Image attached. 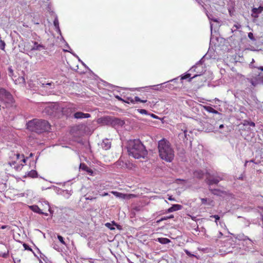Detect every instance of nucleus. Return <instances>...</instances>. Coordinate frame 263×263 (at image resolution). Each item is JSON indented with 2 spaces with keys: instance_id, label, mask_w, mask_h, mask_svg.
Returning <instances> with one entry per match:
<instances>
[{
  "instance_id": "1",
  "label": "nucleus",
  "mask_w": 263,
  "mask_h": 263,
  "mask_svg": "<svg viewBox=\"0 0 263 263\" xmlns=\"http://www.w3.org/2000/svg\"><path fill=\"white\" fill-rule=\"evenodd\" d=\"M128 152L129 156L135 159L144 158L147 154L145 146L139 139H134L129 141Z\"/></svg>"
},
{
  "instance_id": "2",
  "label": "nucleus",
  "mask_w": 263,
  "mask_h": 263,
  "mask_svg": "<svg viewBox=\"0 0 263 263\" xmlns=\"http://www.w3.org/2000/svg\"><path fill=\"white\" fill-rule=\"evenodd\" d=\"M158 149L160 157L167 161L171 162L174 158V152L170 142L163 139L158 142Z\"/></svg>"
},
{
  "instance_id": "3",
  "label": "nucleus",
  "mask_w": 263,
  "mask_h": 263,
  "mask_svg": "<svg viewBox=\"0 0 263 263\" xmlns=\"http://www.w3.org/2000/svg\"><path fill=\"white\" fill-rule=\"evenodd\" d=\"M27 129L36 133L48 132L50 129V125L48 121L44 120L34 119L29 121L26 124Z\"/></svg>"
},
{
  "instance_id": "4",
  "label": "nucleus",
  "mask_w": 263,
  "mask_h": 263,
  "mask_svg": "<svg viewBox=\"0 0 263 263\" xmlns=\"http://www.w3.org/2000/svg\"><path fill=\"white\" fill-rule=\"evenodd\" d=\"M259 70L263 71V66L254 69L251 74V77L248 79L249 82L253 86H256L262 82V78L260 76V72L258 71Z\"/></svg>"
},
{
  "instance_id": "5",
  "label": "nucleus",
  "mask_w": 263,
  "mask_h": 263,
  "mask_svg": "<svg viewBox=\"0 0 263 263\" xmlns=\"http://www.w3.org/2000/svg\"><path fill=\"white\" fill-rule=\"evenodd\" d=\"M202 69V64L201 60L199 61L195 65L193 66L185 74L182 75L181 78V80L191 78V76L192 73L195 72L196 73V69Z\"/></svg>"
},
{
  "instance_id": "6",
  "label": "nucleus",
  "mask_w": 263,
  "mask_h": 263,
  "mask_svg": "<svg viewBox=\"0 0 263 263\" xmlns=\"http://www.w3.org/2000/svg\"><path fill=\"white\" fill-rule=\"evenodd\" d=\"M8 108H14L16 105L12 95L11 94L3 102Z\"/></svg>"
},
{
  "instance_id": "7",
  "label": "nucleus",
  "mask_w": 263,
  "mask_h": 263,
  "mask_svg": "<svg viewBox=\"0 0 263 263\" xmlns=\"http://www.w3.org/2000/svg\"><path fill=\"white\" fill-rule=\"evenodd\" d=\"M263 11V6H260L258 8H253L251 10V16L253 18V22H255L259 16V14Z\"/></svg>"
},
{
  "instance_id": "8",
  "label": "nucleus",
  "mask_w": 263,
  "mask_h": 263,
  "mask_svg": "<svg viewBox=\"0 0 263 263\" xmlns=\"http://www.w3.org/2000/svg\"><path fill=\"white\" fill-rule=\"evenodd\" d=\"M223 179V175L222 174H219L217 176L214 177L212 178H207V183L209 185V186L212 185L213 184H217L220 181Z\"/></svg>"
},
{
  "instance_id": "9",
  "label": "nucleus",
  "mask_w": 263,
  "mask_h": 263,
  "mask_svg": "<svg viewBox=\"0 0 263 263\" xmlns=\"http://www.w3.org/2000/svg\"><path fill=\"white\" fill-rule=\"evenodd\" d=\"M33 45L31 48V51L37 50V51H41L42 50L46 49L45 46L43 44H39L38 42L36 41L32 42Z\"/></svg>"
},
{
  "instance_id": "10",
  "label": "nucleus",
  "mask_w": 263,
  "mask_h": 263,
  "mask_svg": "<svg viewBox=\"0 0 263 263\" xmlns=\"http://www.w3.org/2000/svg\"><path fill=\"white\" fill-rule=\"evenodd\" d=\"M73 117L77 119H81L84 118H88L90 117V115L88 113H84L81 111H78L74 114Z\"/></svg>"
},
{
  "instance_id": "11",
  "label": "nucleus",
  "mask_w": 263,
  "mask_h": 263,
  "mask_svg": "<svg viewBox=\"0 0 263 263\" xmlns=\"http://www.w3.org/2000/svg\"><path fill=\"white\" fill-rule=\"evenodd\" d=\"M11 93L4 88H0V101L3 103Z\"/></svg>"
},
{
  "instance_id": "12",
  "label": "nucleus",
  "mask_w": 263,
  "mask_h": 263,
  "mask_svg": "<svg viewBox=\"0 0 263 263\" xmlns=\"http://www.w3.org/2000/svg\"><path fill=\"white\" fill-rule=\"evenodd\" d=\"M101 146L105 150L109 149L111 147V142L110 140L108 139L103 140L101 144Z\"/></svg>"
},
{
  "instance_id": "13",
  "label": "nucleus",
  "mask_w": 263,
  "mask_h": 263,
  "mask_svg": "<svg viewBox=\"0 0 263 263\" xmlns=\"http://www.w3.org/2000/svg\"><path fill=\"white\" fill-rule=\"evenodd\" d=\"M182 206L180 204H174L171 207H170V208H168L166 212L167 213H171V212H173L174 211H177L181 210L182 209Z\"/></svg>"
},
{
  "instance_id": "14",
  "label": "nucleus",
  "mask_w": 263,
  "mask_h": 263,
  "mask_svg": "<svg viewBox=\"0 0 263 263\" xmlns=\"http://www.w3.org/2000/svg\"><path fill=\"white\" fill-rule=\"evenodd\" d=\"M182 132L179 134L178 136L180 139H182L183 140H184L185 139L188 140V136H190L189 134L191 132H189L186 129H182Z\"/></svg>"
},
{
  "instance_id": "15",
  "label": "nucleus",
  "mask_w": 263,
  "mask_h": 263,
  "mask_svg": "<svg viewBox=\"0 0 263 263\" xmlns=\"http://www.w3.org/2000/svg\"><path fill=\"white\" fill-rule=\"evenodd\" d=\"M205 71V69H204V68L203 67V66H202V69H196V73L192 77H191V78H190L189 80H188V81L189 82H191L192 80L197 77V76H201L202 74V73L204 72V71Z\"/></svg>"
},
{
  "instance_id": "16",
  "label": "nucleus",
  "mask_w": 263,
  "mask_h": 263,
  "mask_svg": "<svg viewBox=\"0 0 263 263\" xmlns=\"http://www.w3.org/2000/svg\"><path fill=\"white\" fill-rule=\"evenodd\" d=\"M40 202L41 203V204L43 206L44 209H48V211L50 212V214L53 213V211L51 210L50 205H49V203L48 201H45V200H42V201H40Z\"/></svg>"
},
{
  "instance_id": "17",
  "label": "nucleus",
  "mask_w": 263,
  "mask_h": 263,
  "mask_svg": "<svg viewBox=\"0 0 263 263\" xmlns=\"http://www.w3.org/2000/svg\"><path fill=\"white\" fill-rule=\"evenodd\" d=\"M29 209L33 212L40 214V213H43L42 210L36 205H32L29 206Z\"/></svg>"
},
{
  "instance_id": "18",
  "label": "nucleus",
  "mask_w": 263,
  "mask_h": 263,
  "mask_svg": "<svg viewBox=\"0 0 263 263\" xmlns=\"http://www.w3.org/2000/svg\"><path fill=\"white\" fill-rule=\"evenodd\" d=\"M53 25L55 28L57 32L59 33L60 35H61V31L60 29L59 21L57 16H56L54 20Z\"/></svg>"
},
{
  "instance_id": "19",
  "label": "nucleus",
  "mask_w": 263,
  "mask_h": 263,
  "mask_svg": "<svg viewBox=\"0 0 263 263\" xmlns=\"http://www.w3.org/2000/svg\"><path fill=\"white\" fill-rule=\"evenodd\" d=\"M232 252V249L231 248H228L227 249H224V247H222L221 249L219 250V253L221 255H225L226 254H228Z\"/></svg>"
},
{
  "instance_id": "20",
  "label": "nucleus",
  "mask_w": 263,
  "mask_h": 263,
  "mask_svg": "<svg viewBox=\"0 0 263 263\" xmlns=\"http://www.w3.org/2000/svg\"><path fill=\"white\" fill-rule=\"evenodd\" d=\"M204 173L201 170H196L194 172V176L198 178H202L204 176Z\"/></svg>"
},
{
  "instance_id": "21",
  "label": "nucleus",
  "mask_w": 263,
  "mask_h": 263,
  "mask_svg": "<svg viewBox=\"0 0 263 263\" xmlns=\"http://www.w3.org/2000/svg\"><path fill=\"white\" fill-rule=\"evenodd\" d=\"M156 241L163 245L168 243L171 242V240L167 238H158L156 239Z\"/></svg>"
},
{
  "instance_id": "22",
  "label": "nucleus",
  "mask_w": 263,
  "mask_h": 263,
  "mask_svg": "<svg viewBox=\"0 0 263 263\" xmlns=\"http://www.w3.org/2000/svg\"><path fill=\"white\" fill-rule=\"evenodd\" d=\"M203 108L209 112L218 114L219 112L210 106H203Z\"/></svg>"
},
{
  "instance_id": "23",
  "label": "nucleus",
  "mask_w": 263,
  "mask_h": 263,
  "mask_svg": "<svg viewBox=\"0 0 263 263\" xmlns=\"http://www.w3.org/2000/svg\"><path fill=\"white\" fill-rule=\"evenodd\" d=\"M105 226L111 230H114L115 229V228L113 226H115L118 228L119 227H120L114 221H112L111 223L107 222L105 224Z\"/></svg>"
},
{
  "instance_id": "24",
  "label": "nucleus",
  "mask_w": 263,
  "mask_h": 263,
  "mask_svg": "<svg viewBox=\"0 0 263 263\" xmlns=\"http://www.w3.org/2000/svg\"><path fill=\"white\" fill-rule=\"evenodd\" d=\"M28 175L31 178H35L37 177V173L35 170H31L28 173Z\"/></svg>"
},
{
  "instance_id": "25",
  "label": "nucleus",
  "mask_w": 263,
  "mask_h": 263,
  "mask_svg": "<svg viewBox=\"0 0 263 263\" xmlns=\"http://www.w3.org/2000/svg\"><path fill=\"white\" fill-rule=\"evenodd\" d=\"M201 200L202 204L205 205H211V202H212V201H211L209 199H208L206 198H201Z\"/></svg>"
},
{
  "instance_id": "26",
  "label": "nucleus",
  "mask_w": 263,
  "mask_h": 263,
  "mask_svg": "<svg viewBox=\"0 0 263 263\" xmlns=\"http://www.w3.org/2000/svg\"><path fill=\"white\" fill-rule=\"evenodd\" d=\"M8 74L12 79L13 80H14L13 78V77L14 76L13 70L11 66H9L8 68Z\"/></svg>"
},
{
  "instance_id": "27",
  "label": "nucleus",
  "mask_w": 263,
  "mask_h": 263,
  "mask_svg": "<svg viewBox=\"0 0 263 263\" xmlns=\"http://www.w3.org/2000/svg\"><path fill=\"white\" fill-rule=\"evenodd\" d=\"M241 25L240 24L237 23L236 24H234L233 25V26L232 27V31L233 32L237 30L238 29L241 28Z\"/></svg>"
},
{
  "instance_id": "28",
  "label": "nucleus",
  "mask_w": 263,
  "mask_h": 263,
  "mask_svg": "<svg viewBox=\"0 0 263 263\" xmlns=\"http://www.w3.org/2000/svg\"><path fill=\"white\" fill-rule=\"evenodd\" d=\"M54 107L52 108L51 106H49L45 108V111L46 112H47L49 114H53V109Z\"/></svg>"
},
{
  "instance_id": "29",
  "label": "nucleus",
  "mask_w": 263,
  "mask_h": 263,
  "mask_svg": "<svg viewBox=\"0 0 263 263\" xmlns=\"http://www.w3.org/2000/svg\"><path fill=\"white\" fill-rule=\"evenodd\" d=\"M244 125H249L251 126L254 127L255 126V124L254 122L252 121H249L248 120H245L244 121Z\"/></svg>"
},
{
  "instance_id": "30",
  "label": "nucleus",
  "mask_w": 263,
  "mask_h": 263,
  "mask_svg": "<svg viewBox=\"0 0 263 263\" xmlns=\"http://www.w3.org/2000/svg\"><path fill=\"white\" fill-rule=\"evenodd\" d=\"M47 86H53V88H54V84L52 83V82H50V83H41V86L42 87H44V88H45Z\"/></svg>"
},
{
  "instance_id": "31",
  "label": "nucleus",
  "mask_w": 263,
  "mask_h": 263,
  "mask_svg": "<svg viewBox=\"0 0 263 263\" xmlns=\"http://www.w3.org/2000/svg\"><path fill=\"white\" fill-rule=\"evenodd\" d=\"M161 85H162V84H158V85H156L150 86L149 87H151V88H152V89H153L154 90H159L161 89Z\"/></svg>"
},
{
  "instance_id": "32",
  "label": "nucleus",
  "mask_w": 263,
  "mask_h": 263,
  "mask_svg": "<svg viewBox=\"0 0 263 263\" xmlns=\"http://www.w3.org/2000/svg\"><path fill=\"white\" fill-rule=\"evenodd\" d=\"M248 37L252 41H255L256 40H255V38L254 37V35H253V33L252 32H249L248 33Z\"/></svg>"
},
{
  "instance_id": "33",
  "label": "nucleus",
  "mask_w": 263,
  "mask_h": 263,
  "mask_svg": "<svg viewBox=\"0 0 263 263\" xmlns=\"http://www.w3.org/2000/svg\"><path fill=\"white\" fill-rule=\"evenodd\" d=\"M58 239H59V241H60L62 244H63V245H65V244H66V243H65V241H64V238H63V237L62 236H61V235H58Z\"/></svg>"
},
{
  "instance_id": "34",
  "label": "nucleus",
  "mask_w": 263,
  "mask_h": 263,
  "mask_svg": "<svg viewBox=\"0 0 263 263\" xmlns=\"http://www.w3.org/2000/svg\"><path fill=\"white\" fill-rule=\"evenodd\" d=\"M138 111L141 114H144V115H147L148 114L147 111L146 110H145V109H138Z\"/></svg>"
},
{
  "instance_id": "35",
  "label": "nucleus",
  "mask_w": 263,
  "mask_h": 263,
  "mask_svg": "<svg viewBox=\"0 0 263 263\" xmlns=\"http://www.w3.org/2000/svg\"><path fill=\"white\" fill-rule=\"evenodd\" d=\"M174 218V216L173 215H171L169 216H164V217H162L160 220L163 221V220H165L168 219H171V218Z\"/></svg>"
},
{
  "instance_id": "36",
  "label": "nucleus",
  "mask_w": 263,
  "mask_h": 263,
  "mask_svg": "<svg viewBox=\"0 0 263 263\" xmlns=\"http://www.w3.org/2000/svg\"><path fill=\"white\" fill-rule=\"evenodd\" d=\"M88 166L85 164H80V169L82 170H84L85 171H86L87 169H88Z\"/></svg>"
},
{
  "instance_id": "37",
  "label": "nucleus",
  "mask_w": 263,
  "mask_h": 263,
  "mask_svg": "<svg viewBox=\"0 0 263 263\" xmlns=\"http://www.w3.org/2000/svg\"><path fill=\"white\" fill-rule=\"evenodd\" d=\"M5 47V43L3 40H0V49L4 50Z\"/></svg>"
},
{
  "instance_id": "38",
  "label": "nucleus",
  "mask_w": 263,
  "mask_h": 263,
  "mask_svg": "<svg viewBox=\"0 0 263 263\" xmlns=\"http://www.w3.org/2000/svg\"><path fill=\"white\" fill-rule=\"evenodd\" d=\"M86 172H87L88 174L91 176L93 175V171L89 167H88V169L86 170Z\"/></svg>"
},
{
  "instance_id": "39",
  "label": "nucleus",
  "mask_w": 263,
  "mask_h": 263,
  "mask_svg": "<svg viewBox=\"0 0 263 263\" xmlns=\"http://www.w3.org/2000/svg\"><path fill=\"white\" fill-rule=\"evenodd\" d=\"M211 217H213L215 219V222L217 223V221L220 219V217L217 215H214L211 216Z\"/></svg>"
},
{
  "instance_id": "40",
  "label": "nucleus",
  "mask_w": 263,
  "mask_h": 263,
  "mask_svg": "<svg viewBox=\"0 0 263 263\" xmlns=\"http://www.w3.org/2000/svg\"><path fill=\"white\" fill-rule=\"evenodd\" d=\"M85 199L86 200H91L94 199L96 198L95 197H93L90 196H87V195H86L85 196Z\"/></svg>"
},
{
  "instance_id": "41",
  "label": "nucleus",
  "mask_w": 263,
  "mask_h": 263,
  "mask_svg": "<svg viewBox=\"0 0 263 263\" xmlns=\"http://www.w3.org/2000/svg\"><path fill=\"white\" fill-rule=\"evenodd\" d=\"M209 19L212 21H213L214 22L217 23V24H218L219 23V21H218V18H210V17H209Z\"/></svg>"
},
{
  "instance_id": "42",
  "label": "nucleus",
  "mask_w": 263,
  "mask_h": 263,
  "mask_svg": "<svg viewBox=\"0 0 263 263\" xmlns=\"http://www.w3.org/2000/svg\"><path fill=\"white\" fill-rule=\"evenodd\" d=\"M23 247L25 250H31V249L26 243L23 244Z\"/></svg>"
},
{
  "instance_id": "43",
  "label": "nucleus",
  "mask_w": 263,
  "mask_h": 263,
  "mask_svg": "<svg viewBox=\"0 0 263 263\" xmlns=\"http://www.w3.org/2000/svg\"><path fill=\"white\" fill-rule=\"evenodd\" d=\"M127 99H128V101H126V102H127L128 103H129V102H131L132 103H135V101H134V99L130 98H128Z\"/></svg>"
},
{
  "instance_id": "44",
  "label": "nucleus",
  "mask_w": 263,
  "mask_h": 263,
  "mask_svg": "<svg viewBox=\"0 0 263 263\" xmlns=\"http://www.w3.org/2000/svg\"><path fill=\"white\" fill-rule=\"evenodd\" d=\"M64 193H66V195H67V198H68L70 195H71V193H70V192L68 190H65L64 191Z\"/></svg>"
},
{
  "instance_id": "45",
  "label": "nucleus",
  "mask_w": 263,
  "mask_h": 263,
  "mask_svg": "<svg viewBox=\"0 0 263 263\" xmlns=\"http://www.w3.org/2000/svg\"><path fill=\"white\" fill-rule=\"evenodd\" d=\"M135 102H140L141 101V99L138 97H135L134 99Z\"/></svg>"
},
{
  "instance_id": "46",
  "label": "nucleus",
  "mask_w": 263,
  "mask_h": 263,
  "mask_svg": "<svg viewBox=\"0 0 263 263\" xmlns=\"http://www.w3.org/2000/svg\"><path fill=\"white\" fill-rule=\"evenodd\" d=\"M149 115H150V116H151L152 118H153L154 119H157V116L156 115H155L153 114H149Z\"/></svg>"
},
{
  "instance_id": "47",
  "label": "nucleus",
  "mask_w": 263,
  "mask_h": 263,
  "mask_svg": "<svg viewBox=\"0 0 263 263\" xmlns=\"http://www.w3.org/2000/svg\"><path fill=\"white\" fill-rule=\"evenodd\" d=\"M112 193L116 196H119V195L120 194V193H118L117 192H112Z\"/></svg>"
},
{
  "instance_id": "48",
  "label": "nucleus",
  "mask_w": 263,
  "mask_h": 263,
  "mask_svg": "<svg viewBox=\"0 0 263 263\" xmlns=\"http://www.w3.org/2000/svg\"><path fill=\"white\" fill-rule=\"evenodd\" d=\"M115 97L119 101H123V99L119 96H116Z\"/></svg>"
},
{
  "instance_id": "49",
  "label": "nucleus",
  "mask_w": 263,
  "mask_h": 263,
  "mask_svg": "<svg viewBox=\"0 0 263 263\" xmlns=\"http://www.w3.org/2000/svg\"><path fill=\"white\" fill-rule=\"evenodd\" d=\"M211 24V33H212V32H213V24H212L211 22L210 23Z\"/></svg>"
},
{
  "instance_id": "50",
  "label": "nucleus",
  "mask_w": 263,
  "mask_h": 263,
  "mask_svg": "<svg viewBox=\"0 0 263 263\" xmlns=\"http://www.w3.org/2000/svg\"><path fill=\"white\" fill-rule=\"evenodd\" d=\"M222 235V233L220 232H219L218 233V235L217 236V237L220 238Z\"/></svg>"
},
{
  "instance_id": "51",
  "label": "nucleus",
  "mask_w": 263,
  "mask_h": 263,
  "mask_svg": "<svg viewBox=\"0 0 263 263\" xmlns=\"http://www.w3.org/2000/svg\"><path fill=\"white\" fill-rule=\"evenodd\" d=\"M248 239V240H249V241H250V243L251 245H252V240H251L250 239H249V238L248 237H246V238L245 239Z\"/></svg>"
},
{
  "instance_id": "52",
  "label": "nucleus",
  "mask_w": 263,
  "mask_h": 263,
  "mask_svg": "<svg viewBox=\"0 0 263 263\" xmlns=\"http://www.w3.org/2000/svg\"><path fill=\"white\" fill-rule=\"evenodd\" d=\"M253 162V160H250V161H247L246 162V163H245V166H246V165H247V164L248 162Z\"/></svg>"
},
{
  "instance_id": "53",
  "label": "nucleus",
  "mask_w": 263,
  "mask_h": 263,
  "mask_svg": "<svg viewBox=\"0 0 263 263\" xmlns=\"http://www.w3.org/2000/svg\"><path fill=\"white\" fill-rule=\"evenodd\" d=\"M7 227V226H6V225H3V226H2L1 227V229H4L6 228V227Z\"/></svg>"
},
{
  "instance_id": "54",
  "label": "nucleus",
  "mask_w": 263,
  "mask_h": 263,
  "mask_svg": "<svg viewBox=\"0 0 263 263\" xmlns=\"http://www.w3.org/2000/svg\"><path fill=\"white\" fill-rule=\"evenodd\" d=\"M140 102H142V103H145L147 102V100H141V101H140Z\"/></svg>"
},
{
  "instance_id": "55",
  "label": "nucleus",
  "mask_w": 263,
  "mask_h": 263,
  "mask_svg": "<svg viewBox=\"0 0 263 263\" xmlns=\"http://www.w3.org/2000/svg\"><path fill=\"white\" fill-rule=\"evenodd\" d=\"M224 127V125L223 124H221L219 125V128L220 129H221L222 128H223Z\"/></svg>"
},
{
  "instance_id": "56",
  "label": "nucleus",
  "mask_w": 263,
  "mask_h": 263,
  "mask_svg": "<svg viewBox=\"0 0 263 263\" xmlns=\"http://www.w3.org/2000/svg\"><path fill=\"white\" fill-rule=\"evenodd\" d=\"M40 214L44 215H46V216L48 215V214L47 213H44V212H43V213H40Z\"/></svg>"
},
{
  "instance_id": "57",
  "label": "nucleus",
  "mask_w": 263,
  "mask_h": 263,
  "mask_svg": "<svg viewBox=\"0 0 263 263\" xmlns=\"http://www.w3.org/2000/svg\"><path fill=\"white\" fill-rule=\"evenodd\" d=\"M108 194L107 193H104L102 195V196H107V195H108Z\"/></svg>"
},
{
  "instance_id": "58",
  "label": "nucleus",
  "mask_w": 263,
  "mask_h": 263,
  "mask_svg": "<svg viewBox=\"0 0 263 263\" xmlns=\"http://www.w3.org/2000/svg\"><path fill=\"white\" fill-rule=\"evenodd\" d=\"M89 263H94L93 261H92L91 259H90V260H89Z\"/></svg>"
},
{
  "instance_id": "59",
  "label": "nucleus",
  "mask_w": 263,
  "mask_h": 263,
  "mask_svg": "<svg viewBox=\"0 0 263 263\" xmlns=\"http://www.w3.org/2000/svg\"><path fill=\"white\" fill-rule=\"evenodd\" d=\"M168 200H174V199H173L172 197H170L168 198Z\"/></svg>"
},
{
  "instance_id": "60",
  "label": "nucleus",
  "mask_w": 263,
  "mask_h": 263,
  "mask_svg": "<svg viewBox=\"0 0 263 263\" xmlns=\"http://www.w3.org/2000/svg\"><path fill=\"white\" fill-rule=\"evenodd\" d=\"M185 253H186V254H187V255L190 254V253L189 251H187V250H186V251H185Z\"/></svg>"
},
{
  "instance_id": "61",
  "label": "nucleus",
  "mask_w": 263,
  "mask_h": 263,
  "mask_svg": "<svg viewBox=\"0 0 263 263\" xmlns=\"http://www.w3.org/2000/svg\"><path fill=\"white\" fill-rule=\"evenodd\" d=\"M119 122L121 124H123V121H122L119 120Z\"/></svg>"
},
{
  "instance_id": "62",
  "label": "nucleus",
  "mask_w": 263,
  "mask_h": 263,
  "mask_svg": "<svg viewBox=\"0 0 263 263\" xmlns=\"http://www.w3.org/2000/svg\"><path fill=\"white\" fill-rule=\"evenodd\" d=\"M177 79V78H176V79H173V80H171V81H175Z\"/></svg>"
},
{
  "instance_id": "63",
  "label": "nucleus",
  "mask_w": 263,
  "mask_h": 263,
  "mask_svg": "<svg viewBox=\"0 0 263 263\" xmlns=\"http://www.w3.org/2000/svg\"><path fill=\"white\" fill-rule=\"evenodd\" d=\"M22 161L25 163L26 162V159H23L22 160Z\"/></svg>"
},
{
  "instance_id": "64",
  "label": "nucleus",
  "mask_w": 263,
  "mask_h": 263,
  "mask_svg": "<svg viewBox=\"0 0 263 263\" xmlns=\"http://www.w3.org/2000/svg\"><path fill=\"white\" fill-rule=\"evenodd\" d=\"M16 156H17V158L18 159L19 158L20 155L19 154H17Z\"/></svg>"
}]
</instances>
